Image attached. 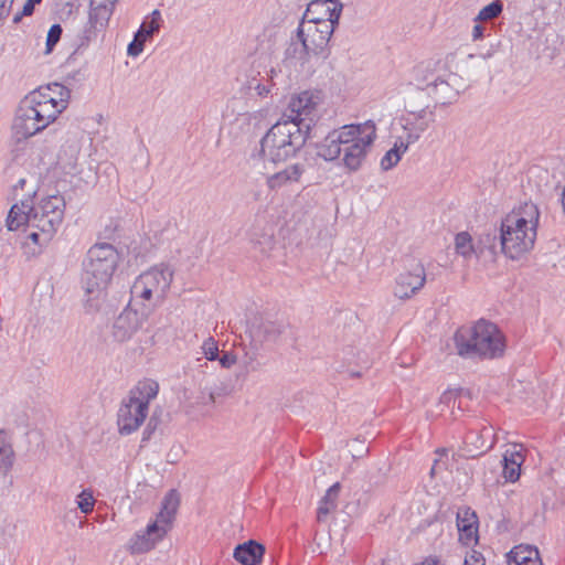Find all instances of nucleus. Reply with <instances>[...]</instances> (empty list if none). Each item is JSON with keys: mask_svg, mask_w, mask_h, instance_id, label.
Returning a JSON list of instances; mask_svg holds the SVG:
<instances>
[{"mask_svg": "<svg viewBox=\"0 0 565 565\" xmlns=\"http://www.w3.org/2000/svg\"><path fill=\"white\" fill-rule=\"evenodd\" d=\"M401 160V157L395 152V150L390 149L381 159V168L384 171H388L394 168Z\"/></svg>", "mask_w": 565, "mask_h": 565, "instance_id": "nucleus-43", "label": "nucleus"}, {"mask_svg": "<svg viewBox=\"0 0 565 565\" xmlns=\"http://www.w3.org/2000/svg\"><path fill=\"white\" fill-rule=\"evenodd\" d=\"M23 17H26L25 14H22V11L21 12H18L15 13V15L13 17V23H19Z\"/></svg>", "mask_w": 565, "mask_h": 565, "instance_id": "nucleus-58", "label": "nucleus"}, {"mask_svg": "<svg viewBox=\"0 0 565 565\" xmlns=\"http://www.w3.org/2000/svg\"><path fill=\"white\" fill-rule=\"evenodd\" d=\"M33 210L45 215H56L57 218L63 221L65 201L61 195H50L47 198L42 199L36 207L33 206Z\"/></svg>", "mask_w": 565, "mask_h": 565, "instance_id": "nucleus-30", "label": "nucleus"}, {"mask_svg": "<svg viewBox=\"0 0 565 565\" xmlns=\"http://www.w3.org/2000/svg\"><path fill=\"white\" fill-rule=\"evenodd\" d=\"M42 0H26V2L23 6L22 14L25 15H32L34 12L35 4H39Z\"/></svg>", "mask_w": 565, "mask_h": 565, "instance_id": "nucleus-54", "label": "nucleus"}, {"mask_svg": "<svg viewBox=\"0 0 565 565\" xmlns=\"http://www.w3.org/2000/svg\"><path fill=\"white\" fill-rule=\"evenodd\" d=\"M159 384L153 380H143L129 391L127 398L122 399L117 414V425L121 435H130L145 422L149 403L156 398Z\"/></svg>", "mask_w": 565, "mask_h": 565, "instance_id": "nucleus-5", "label": "nucleus"}, {"mask_svg": "<svg viewBox=\"0 0 565 565\" xmlns=\"http://www.w3.org/2000/svg\"><path fill=\"white\" fill-rule=\"evenodd\" d=\"M524 461L522 450H518L516 446L505 450L502 459L503 477L507 481L515 482L520 478L521 465Z\"/></svg>", "mask_w": 565, "mask_h": 565, "instance_id": "nucleus-25", "label": "nucleus"}, {"mask_svg": "<svg viewBox=\"0 0 565 565\" xmlns=\"http://www.w3.org/2000/svg\"><path fill=\"white\" fill-rule=\"evenodd\" d=\"M265 554V546L254 540L238 544L234 550V558L242 565H259Z\"/></svg>", "mask_w": 565, "mask_h": 565, "instance_id": "nucleus-23", "label": "nucleus"}, {"mask_svg": "<svg viewBox=\"0 0 565 565\" xmlns=\"http://www.w3.org/2000/svg\"><path fill=\"white\" fill-rule=\"evenodd\" d=\"M24 184H25V180L24 179H20L18 181V183L14 185V190H17L18 188L22 189L24 186Z\"/></svg>", "mask_w": 565, "mask_h": 565, "instance_id": "nucleus-59", "label": "nucleus"}, {"mask_svg": "<svg viewBox=\"0 0 565 565\" xmlns=\"http://www.w3.org/2000/svg\"><path fill=\"white\" fill-rule=\"evenodd\" d=\"M180 505V495L177 490H170L163 498L161 510L157 514L152 523H159V527H163L166 533L170 530L174 520L175 513Z\"/></svg>", "mask_w": 565, "mask_h": 565, "instance_id": "nucleus-22", "label": "nucleus"}, {"mask_svg": "<svg viewBox=\"0 0 565 565\" xmlns=\"http://www.w3.org/2000/svg\"><path fill=\"white\" fill-rule=\"evenodd\" d=\"M95 498L93 495L92 490L84 489L78 495L76 500L77 508L82 513L88 514L93 511L95 505Z\"/></svg>", "mask_w": 565, "mask_h": 565, "instance_id": "nucleus-38", "label": "nucleus"}, {"mask_svg": "<svg viewBox=\"0 0 565 565\" xmlns=\"http://www.w3.org/2000/svg\"><path fill=\"white\" fill-rule=\"evenodd\" d=\"M161 414L162 411L156 409L150 416L147 426L142 433V443L150 440L154 431L158 429L159 425L161 424Z\"/></svg>", "mask_w": 565, "mask_h": 565, "instance_id": "nucleus-40", "label": "nucleus"}, {"mask_svg": "<svg viewBox=\"0 0 565 565\" xmlns=\"http://www.w3.org/2000/svg\"><path fill=\"white\" fill-rule=\"evenodd\" d=\"M145 42L146 41L141 40L136 34L134 41L130 42L129 45H128V49H127L128 55H130V56L139 55L142 52V50H143Z\"/></svg>", "mask_w": 565, "mask_h": 565, "instance_id": "nucleus-46", "label": "nucleus"}, {"mask_svg": "<svg viewBox=\"0 0 565 565\" xmlns=\"http://www.w3.org/2000/svg\"><path fill=\"white\" fill-rule=\"evenodd\" d=\"M462 88V79L457 74L448 73L446 76L439 75L427 93L437 104L445 106L456 102Z\"/></svg>", "mask_w": 565, "mask_h": 565, "instance_id": "nucleus-12", "label": "nucleus"}, {"mask_svg": "<svg viewBox=\"0 0 565 565\" xmlns=\"http://www.w3.org/2000/svg\"><path fill=\"white\" fill-rule=\"evenodd\" d=\"M341 490V484L339 482H335L332 484L323 495L322 500H324V503H330L331 505L337 507V500L339 497Z\"/></svg>", "mask_w": 565, "mask_h": 565, "instance_id": "nucleus-45", "label": "nucleus"}, {"mask_svg": "<svg viewBox=\"0 0 565 565\" xmlns=\"http://www.w3.org/2000/svg\"><path fill=\"white\" fill-rule=\"evenodd\" d=\"M36 92V107L41 110L40 117L45 120L46 126L53 122L57 116L66 108L67 100L63 97L56 100L47 93Z\"/></svg>", "mask_w": 565, "mask_h": 565, "instance_id": "nucleus-19", "label": "nucleus"}, {"mask_svg": "<svg viewBox=\"0 0 565 565\" xmlns=\"http://www.w3.org/2000/svg\"><path fill=\"white\" fill-rule=\"evenodd\" d=\"M416 565H438V559H437V557L429 556V557H426L422 563L416 564Z\"/></svg>", "mask_w": 565, "mask_h": 565, "instance_id": "nucleus-57", "label": "nucleus"}, {"mask_svg": "<svg viewBox=\"0 0 565 565\" xmlns=\"http://www.w3.org/2000/svg\"><path fill=\"white\" fill-rule=\"evenodd\" d=\"M166 534L164 529L159 527V523H150L145 531L136 533L130 539L128 550L131 554L149 552Z\"/></svg>", "mask_w": 565, "mask_h": 565, "instance_id": "nucleus-14", "label": "nucleus"}, {"mask_svg": "<svg viewBox=\"0 0 565 565\" xmlns=\"http://www.w3.org/2000/svg\"><path fill=\"white\" fill-rule=\"evenodd\" d=\"M252 348L246 350L244 355L241 359V363L246 372H255L260 367V363L258 361V349L254 343H250Z\"/></svg>", "mask_w": 565, "mask_h": 565, "instance_id": "nucleus-37", "label": "nucleus"}, {"mask_svg": "<svg viewBox=\"0 0 565 565\" xmlns=\"http://www.w3.org/2000/svg\"><path fill=\"white\" fill-rule=\"evenodd\" d=\"M36 92L28 94L19 104L12 125V130L18 141L25 140L47 126L40 115L41 110L36 107Z\"/></svg>", "mask_w": 565, "mask_h": 565, "instance_id": "nucleus-8", "label": "nucleus"}, {"mask_svg": "<svg viewBox=\"0 0 565 565\" xmlns=\"http://www.w3.org/2000/svg\"><path fill=\"white\" fill-rule=\"evenodd\" d=\"M347 125L329 132L326 138L317 146V153L327 161L339 158L342 153V145L347 137Z\"/></svg>", "mask_w": 565, "mask_h": 565, "instance_id": "nucleus-17", "label": "nucleus"}, {"mask_svg": "<svg viewBox=\"0 0 565 565\" xmlns=\"http://www.w3.org/2000/svg\"><path fill=\"white\" fill-rule=\"evenodd\" d=\"M303 172L302 166L296 163L287 167L286 169L274 173L267 179V184L270 189H279L288 183L297 182Z\"/></svg>", "mask_w": 565, "mask_h": 565, "instance_id": "nucleus-27", "label": "nucleus"}, {"mask_svg": "<svg viewBox=\"0 0 565 565\" xmlns=\"http://www.w3.org/2000/svg\"><path fill=\"white\" fill-rule=\"evenodd\" d=\"M540 213L533 203H525L521 212L508 214L501 222L499 231L487 234L483 243L491 250L500 246L501 252L511 259H519L529 252L536 238Z\"/></svg>", "mask_w": 565, "mask_h": 565, "instance_id": "nucleus-1", "label": "nucleus"}, {"mask_svg": "<svg viewBox=\"0 0 565 565\" xmlns=\"http://www.w3.org/2000/svg\"><path fill=\"white\" fill-rule=\"evenodd\" d=\"M337 25L331 22L299 23L297 38H303L312 51V55L323 58L329 55V42Z\"/></svg>", "mask_w": 565, "mask_h": 565, "instance_id": "nucleus-9", "label": "nucleus"}, {"mask_svg": "<svg viewBox=\"0 0 565 565\" xmlns=\"http://www.w3.org/2000/svg\"><path fill=\"white\" fill-rule=\"evenodd\" d=\"M456 252L468 258L473 253L472 239L469 233L460 232L455 237Z\"/></svg>", "mask_w": 565, "mask_h": 565, "instance_id": "nucleus-35", "label": "nucleus"}, {"mask_svg": "<svg viewBox=\"0 0 565 565\" xmlns=\"http://www.w3.org/2000/svg\"><path fill=\"white\" fill-rule=\"evenodd\" d=\"M62 33H63V29H62L61 24H58V23H55L50 28L47 35H46V43H45V46H46L45 53L46 54H50L53 51L54 46L61 40Z\"/></svg>", "mask_w": 565, "mask_h": 565, "instance_id": "nucleus-41", "label": "nucleus"}, {"mask_svg": "<svg viewBox=\"0 0 565 565\" xmlns=\"http://www.w3.org/2000/svg\"><path fill=\"white\" fill-rule=\"evenodd\" d=\"M337 507L331 505L330 503H324V500H320L319 508L317 510V520L318 522H324L327 516L331 511H333Z\"/></svg>", "mask_w": 565, "mask_h": 565, "instance_id": "nucleus-47", "label": "nucleus"}, {"mask_svg": "<svg viewBox=\"0 0 565 565\" xmlns=\"http://www.w3.org/2000/svg\"><path fill=\"white\" fill-rule=\"evenodd\" d=\"M110 15H111V6L107 4L106 2L95 6L94 1H92L87 21L92 25H95L100 31H103L107 26Z\"/></svg>", "mask_w": 565, "mask_h": 565, "instance_id": "nucleus-31", "label": "nucleus"}, {"mask_svg": "<svg viewBox=\"0 0 565 565\" xmlns=\"http://www.w3.org/2000/svg\"><path fill=\"white\" fill-rule=\"evenodd\" d=\"M458 355L465 359L493 360L503 356L505 337L497 324L480 319L471 327L459 328L454 335Z\"/></svg>", "mask_w": 565, "mask_h": 565, "instance_id": "nucleus-2", "label": "nucleus"}, {"mask_svg": "<svg viewBox=\"0 0 565 565\" xmlns=\"http://www.w3.org/2000/svg\"><path fill=\"white\" fill-rule=\"evenodd\" d=\"M457 526L459 532L465 534L467 540L476 536L478 531V518L470 508L459 510L457 513Z\"/></svg>", "mask_w": 565, "mask_h": 565, "instance_id": "nucleus-29", "label": "nucleus"}, {"mask_svg": "<svg viewBox=\"0 0 565 565\" xmlns=\"http://www.w3.org/2000/svg\"><path fill=\"white\" fill-rule=\"evenodd\" d=\"M461 393V390L460 391H452V390H448L446 392H444L439 398V403L438 405L441 407L440 408V413L444 412V406L446 407H449L450 405H455L456 403V397L458 394Z\"/></svg>", "mask_w": 565, "mask_h": 565, "instance_id": "nucleus-44", "label": "nucleus"}, {"mask_svg": "<svg viewBox=\"0 0 565 565\" xmlns=\"http://www.w3.org/2000/svg\"><path fill=\"white\" fill-rule=\"evenodd\" d=\"M509 563L515 565H543L539 551L530 546H516L508 553Z\"/></svg>", "mask_w": 565, "mask_h": 565, "instance_id": "nucleus-28", "label": "nucleus"}, {"mask_svg": "<svg viewBox=\"0 0 565 565\" xmlns=\"http://www.w3.org/2000/svg\"><path fill=\"white\" fill-rule=\"evenodd\" d=\"M254 89L259 96H266L269 93V88L266 85L259 83L254 87Z\"/></svg>", "mask_w": 565, "mask_h": 565, "instance_id": "nucleus-56", "label": "nucleus"}, {"mask_svg": "<svg viewBox=\"0 0 565 565\" xmlns=\"http://www.w3.org/2000/svg\"><path fill=\"white\" fill-rule=\"evenodd\" d=\"M437 64V62L426 61L414 66L411 72V84L428 92L439 76L436 72Z\"/></svg>", "mask_w": 565, "mask_h": 565, "instance_id": "nucleus-20", "label": "nucleus"}, {"mask_svg": "<svg viewBox=\"0 0 565 565\" xmlns=\"http://www.w3.org/2000/svg\"><path fill=\"white\" fill-rule=\"evenodd\" d=\"M160 23H161V13L159 10H153L150 14V20H145L139 30L137 31V35L143 40L147 41L150 39L153 34L158 33L160 30Z\"/></svg>", "mask_w": 565, "mask_h": 565, "instance_id": "nucleus-33", "label": "nucleus"}, {"mask_svg": "<svg viewBox=\"0 0 565 565\" xmlns=\"http://www.w3.org/2000/svg\"><path fill=\"white\" fill-rule=\"evenodd\" d=\"M14 451L4 430H0V472L7 475L14 462Z\"/></svg>", "mask_w": 565, "mask_h": 565, "instance_id": "nucleus-32", "label": "nucleus"}, {"mask_svg": "<svg viewBox=\"0 0 565 565\" xmlns=\"http://www.w3.org/2000/svg\"><path fill=\"white\" fill-rule=\"evenodd\" d=\"M311 55L312 51L303 38H291L284 52V63L287 65H296L297 63L303 65Z\"/></svg>", "mask_w": 565, "mask_h": 565, "instance_id": "nucleus-24", "label": "nucleus"}, {"mask_svg": "<svg viewBox=\"0 0 565 565\" xmlns=\"http://www.w3.org/2000/svg\"><path fill=\"white\" fill-rule=\"evenodd\" d=\"M503 11V2L501 0H493L486 7H483L478 15L476 17L475 21L479 22H488L495 18H498Z\"/></svg>", "mask_w": 565, "mask_h": 565, "instance_id": "nucleus-34", "label": "nucleus"}, {"mask_svg": "<svg viewBox=\"0 0 565 565\" xmlns=\"http://www.w3.org/2000/svg\"><path fill=\"white\" fill-rule=\"evenodd\" d=\"M282 331L284 326L281 323L269 320H258L252 323L248 329V334L250 343H254L256 348H260L265 342L276 341Z\"/></svg>", "mask_w": 565, "mask_h": 565, "instance_id": "nucleus-16", "label": "nucleus"}, {"mask_svg": "<svg viewBox=\"0 0 565 565\" xmlns=\"http://www.w3.org/2000/svg\"><path fill=\"white\" fill-rule=\"evenodd\" d=\"M216 360H218L222 367L230 369L236 363L237 358L232 352L224 351L221 355L218 354Z\"/></svg>", "mask_w": 565, "mask_h": 565, "instance_id": "nucleus-48", "label": "nucleus"}, {"mask_svg": "<svg viewBox=\"0 0 565 565\" xmlns=\"http://www.w3.org/2000/svg\"><path fill=\"white\" fill-rule=\"evenodd\" d=\"M13 2L14 0H0V20L9 15Z\"/></svg>", "mask_w": 565, "mask_h": 565, "instance_id": "nucleus-51", "label": "nucleus"}, {"mask_svg": "<svg viewBox=\"0 0 565 565\" xmlns=\"http://www.w3.org/2000/svg\"><path fill=\"white\" fill-rule=\"evenodd\" d=\"M407 118H412L415 121L427 120L429 118L428 107H424V108L418 109V110H415V109L408 110V117Z\"/></svg>", "mask_w": 565, "mask_h": 565, "instance_id": "nucleus-49", "label": "nucleus"}, {"mask_svg": "<svg viewBox=\"0 0 565 565\" xmlns=\"http://www.w3.org/2000/svg\"><path fill=\"white\" fill-rule=\"evenodd\" d=\"M484 28L480 24H476L472 30L473 40H479L483 36Z\"/></svg>", "mask_w": 565, "mask_h": 565, "instance_id": "nucleus-55", "label": "nucleus"}, {"mask_svg": "<svg viewBox=\"0 0 565 565\" xmlns=\"http://www.w3.org/2000/svg\"><path fill=\"white\" fill-rule=\"evenodd\" d=\"M33 243L42 246V245H46L50 241H43V236H42V232H40L39 230H35L33 232H31L28 236Z\"/></svg>", "mask_w": 565, "mask_h": 565, "instance_id": "nucleus-53", "label": "nucleus"}, {"mask_svg": "<svg viewBox=\"0 0 565 565\" xmlns=\"http://www.w3.org/2000/svg\"><path fill=\"white\" fill-rule=\"evenodd\" d=\"M30 211L31 215L28 226L42 232L43 241H51L63 221L57 218L56 215L42 214L33 210V207Z\"/></svg>", "mask_w": 565, "mask_h": 565, "instance_id": "nucleus-21", "label": "nucleus"}, {"mask_svg": "<svg viewBox=\"0 0 565 565\" xmlns=\"http://www.w3.org/2000/svg\"><path fill=\"white\" fill-rule=\"evenodd\" d=\"M32 207L31 200H22L20 204H13L7 217L8 230L15 231L21 225H28L31 215L30 209Z\"/></svg>", "mask_w": 565, "mask_h": 565, "instance_id": "nucleus-26", "label": "nucleus"}, {"mask_svg": "<svg viewBox=\"0 0 565 565\" xmlns=\"http://www.w3.org/2000/svg\"><path fill=\"white\" fill-rule=\"evenodd\" d=\"M309 138V125L297 120H279L270 127L259 141L257 153L264 161L278 163L288 160L305 146Z\"/></svg>", "mask_w": 565, "mask_h": 565, "instance_id": "nucleus-3", "label": "nucleus"}, {"mask_svg": "<svg viewBox=\"0 0 565 565\" xmlns=\"http://www.w3.org/2000/svg\"><path fill=\"white\" fill-rule=\"evenodd\" d=\"M316 107V103L312 99V95L309 92H302L297 97L291 98L289 103L290 115L284 114V120H299L305 125H309L311 119L307 122V116H309Z\"/></svg>", "mask_w": 565, "mask_h": 565, "instance_id": "nucleus-18", "label": "nucleus"}, {"mask_svg": "<svg viewBox=\"0 0 565 565\" xmlns=\"http://www.w3.org/2000/svg\"><path fill=\"white\" fill-rule=\"evenodd\" d=\"M141 320L136 310L126 308L114 321L111 334L118 342L129 340L140 328Z\"/></svg>", "mask_w": 565, "mask_h": 565, "instance_id": "nucleus-15", "label": "nucleus"}, {"mask_svg": "<svg viewBox=\"0 0 565 565\" xmlns=\"http://www.w3.org/2000/svg\"><path fill=\"white\" fill-rule=\"evenodd\" d=\"M343 4L339 0H312L299 23L331 22L338 25Z\"/></svg>", "mask_w": 565, "mask_h": 565, "instance_id": "nucleus-11", "label": "nucleus"}, {"mask_svg": "<svg viewBox=\"0 0 565 565\" xmlns=\"http://www.w3.org/2000/svg\"><path fill=\"white\" fill-rule=\"evenodd\" d=\"M402 120L407 128L414 129L422 137V134L435 121V107L429 110V118L427 120L415 121L412 118H402Z\"/></svg>", "mask_w": 565, "mask_h": 565, "instance_id": "nucleus-39", "label": "nucleus"}, {"mask_svg": "<svg viewBox=\"0 0 565 565\" xmlns=\"http://www.w3.org/2000/svg\"><path fill=\"white\" fill-rule=\"evenodd\" d=\"M425 281L424 266L419 262L413 260L408 268L396 277L394 295L399 299H409L424 287Z\"/></svg>", "mask_w": 565, "mask_h": 565, "instance_id": "nucleus-10", "label": "nucleus"}, {"mask_svg": "<svg viewBox=\"0 0 565 565\" xmlns=\"http://www.w3.org/2000/svg\"><path fill=\"white\" fill-rule=\"evenodd\" d=\"M55 86L58 87L60 89H64V86H62V85L55 84Z\"/></svg>", "mask_w": 565, "mask_h": 565, "instance_id": "nucleus-60", "label": "nucleus"}, {"mask_svg": "<svg viewBox=\"0 0 565 565\" xmlns=\"http://www.w3.org/2000/svg\"><path fill=\"white\" fill-rule=\"evenodd\" d=\"M403 128L405 131V135L403 136L404 142L407 145V147L419 140L420 136L414 129L407 128L405 124L403 125Z\"/></svg>", "mask_w": 565, "mask_h": 565, "instance_id": "nucleus-50", "label": "nucleus"}, {"mask_svg": "<svg viewBox=\"0 0 565 565\" xmlns=\"http://www.w3.org/2000/svg\"><path fill=\"white\" fill-rule=\"evenodd\" d=\"M102 32L97 26L92 25L88 21L77 36V50L87 47L92 41L97 39L98 33Z\"/></svg>", "mask_w": 565, "mask_h": 565, "instance_id": "nucleus-36", "label": "nucleus"}, {"mask_svg": "<svg viewBox=\"0 0 565 565\" xmlns=\"http://www.w3.org/2000/svg\"><path fill=\"white\" fill-rule=\"evenodd\" d=\"M120 262L117 248L108 243L93 245L83 262L82 288L88 299H97L109 286Z\"/></svg>", "mask_w": 565, "mask_h": 565, "instance_id": "nucleus-4", "label": "nucleus"}, {"mask_svg": "<svg viewBox=\"0 0 565 565\" xmlns=\"http://www.w3.org/2000/svg\"><path fill=\"white\" fill-rule=\"evenodd\" d=\"M202 353L209 361H215L218 358L220 350L217 342L213 337H209L201 347Z\"/></svg>", "mask_w": 565, "mask_h": 565, "instance_id": "nucleus-42", "label": "nucleus"}, {"mask_svg": "<svg viewBox=\"0 0 565 565\" xmlns=\"http://www.w3.org/2000/svg\"><path fill=\"white\" fill-rule=\"evenodd\" d=\"M392 149L402 158V156L408 150L407 145L404 142V137H398Z\"/></svg>", "mask_w": 565, "mask_h": 565, "instance_id": "nucleus-52", "label": "nucleus"}, {"mask_svg": "<svg viewBox=\"0 0 565 565\" xmlns=\"http://www.w3.org/2000/svg\"><path fill=\"white\" fill-rule=\"evenodd\" d=\"M347 137L342 145L343 164L350 171H358L376 138V127L371 120L359 125H347Z\"/></svg>", "mask_w": 565, "mask_h": 565, "instance_id": "nucleus-6", "label": "nucleus"}, {"mask_svg": "<svg viewBox=\"0 0 565 565\" xmlns=\"http://www.w3.org/2000/svg\"><path fill=\"white\" fill-rule=\"evenodd\" d=\"M491 437V428L482 425L480 427L469 428L463 438V456L467 458H476L487 452L492 443H488Z\"/></svg>", "mask_w": 565, "mask_h": 565, "instance_id": "nucleus-13", "label": "nucleus"}, {"mask_svg": "<svg viewBox=\"0 0 565 565\" xmlns=\"http://www.w3.org/2000/svg\"><path fill=\"white\" fill-rule=\"evenodd\" d=\"M173 273L168 266L160 265L139 275L134 281L131 299L142 301H161L172 282Z\"/></svg>", "mask_w": 565, "mask_h": 565, "instance_id": "nucleus-7", "label": "nucleus"}]
</instances>
